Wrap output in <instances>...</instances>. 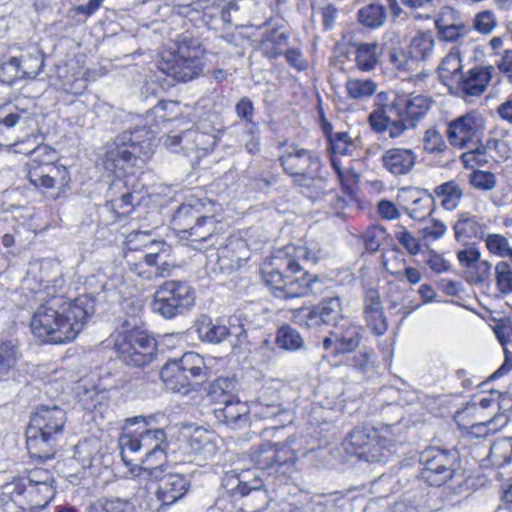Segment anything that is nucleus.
Masks as SVG:
<instances>
[{
  "instance_id": "obj_60",
  "label": "nucleus",
  "mask_w": 512,
  "mask_h": 512,
  "mask_svg": "<svg viewBox=\"0 0 512 512\" xmlns=\"http://www.w3.org/2000/svg\"><path fill=\"white\" fill-rule=\"evenodd\" d=\"M313 201H323V207H329L336 215H339L347 206V201L334 190L322 191Z\"/></svg>"
},
{
  "instance_id": "obj_62",
  "label": "nucleus",
  "mask_w": 512,
  "mask_h": 512,
  "mask_svg": "<svg viewBox=\"0 0 512 512\" xmlns=\"http://www.w3.org/2000/svg\"><path fill=\"white\" fill-rule=\"evenodd\" d=\"M18 79H23V77L14 56L0 65V82L11 85Z\"/></svg>"
},
{
  "instance_id": "obj_34",
  "label": "nucleus",
  "mask_w": 512,
  "mask_h": 512,
  "mask_svg": "<svg viewBox=\"0 0 512 512\" xmlns=\"http://www.w3.org/2000/svg\"><path fill=\"white\" fill-rule=\"evenodd\" d=\"M433 195L440 199L441 206L447 211H453L460 205L463 189L456 180L444 182L433 189Z\"/></svg>"
},
{
  "instance_id": "obj_43",
  "label": "nucleus",
  "mask_w": 512,
  "mask_h": 512,
  "mask_svg": "<svg viewBox=\"0 0 512 512\" xmlns=\"http://www.w3.org/2000/svg\"><path fill=\"white\" fill-rule=\"evenodd\" d=\"M54 482L42 483L41 486H31L28 489V495L33 504L28 506L31 512H37L38 509H44L55 496Z\"/></svg>"
},
{
  "instance_id": "obj_36",
  "label": "nucleus",
  "mask_w": 512,
  "mask_h": 512,
  "mask_svg": "<svg viewBox=\"0 0 512 512\" xmlns=\"http://www.w3.org/2000/svg\"><path fill=\"white\" fill-rule=\"evenodd\" d=\"M382 54V47L376 43H360L355 50V63L363 72H369L376 68Z\"/></svg>"
},
{
  "instance_id": "obj_13",
  "label": "nucleus",
  "mask_w": 512,
  "mask_h": 512,
  "mask_svg": "<svg viewBox=\"0 0 512 512\" xmlns=\"http://www.w3.org/2000/svg\"><path fill=\"white\" fill-rule=\"evenodd\" d=\"M284 172L294 178L301 187H309L319 176L321 160L310 150L288 146L280 156Z\"/></svg>"
},
{
  "instance_id": "obj_40",
  "label": "nucleus",
  "mask_w": 512,
  "mask_h": 512,
  "mask_svg": "<svg viewBox=\"0 0 512 512\" xmlns=\"http://www.w3.org/2000/svg\"><path fill=\"white\" fill-rule=\"evenodd\" d=\"M182 372L186 374L191 381L194 379H204L207 374L204 359L195 352H187L179 359H174Z\"/></svg>"
},
{
  "instance_id": "obj_26",
  "label": "nucleus",
  "mask_w": 512,
  "mask_h": 512,
  "mask_svg": "<svg viewBox=\"0 0 512 512\" xmlns=\"http://www.w3.org/2000/svg\"><path fill=\"white\" fill-rule=\"evenodd\" d=\"M162 472L163 469L161 468L156 478L159 482L156 485L159 488L162 501H165L166 505H172L187 493L190 480L187 476L179 473H170L160 477Z\"/></svg>"
},
{
  "instance_id": "obj_3",
  "label": "nucleus",
  "mask_w": 512,
  "mask_h": 512,
  "mask_svg": "<svg viewBox=\"0 0 512 512\" xmlns=\"http://www.w3.org/2000/svg\"><path fill=\"white\" fill-rule=\"evenodd\" d=\"M94 312L95 300L87 294L73 300L53 297L34 312L31 330L43 341L67 343L76 338Z\"/></svg>"
},
{
  "instance_id": "obj_37",
  "label": "nucleus",
  "mask_w": 512,
  "mask_h": 512,
  "mask_svg": "<svg viewBox=\"0 0 512 512\" xmlns=\"http://www.w3.org/2000/svg\"><path fill=\"white\" fill-rule=\"evenodd\" d=\"M160 376L165 386L174 392H180L182 389L188 388L192 383L174 359L168 360L165 363L161 369Z\"/></svg>"
},
{
  "instance_id": "obj_5",
  "label": "nucleus",
  "mask_w": 512,
  "mask_h": 512,
  "mask_svg": "<svg viewBox=\"0 0 512 512\" xmlns=\"http://www.w3.org/2000/svg\"><path fill=\"white\" fill-rule=\"evenodd\" d=\"M139 423H143L141 429L120 437L121 457L126 465H130L133 461L130 456L143 453V471L148 476L157 478L166 460L167 436L161 428H150L148 421L143 416L126 419V426Z\"/></svg>"
},
{
  "instance_id": "obj_33",
  "label": "nucleus",
  "mask_w": 512,
  "mask_h": 512,
  "mask_svg": "<svg viewBox=\"0 0 512 512\" xmlns=\"http://www.w3.org/2000/svg\"><path fill=\"white\" fill-rule=\"evenodd\" d=\"M196 332L202 341L212 344L221 343L229 335V329L226 325L217 321L214 322L207 316H202L197 321Z\"/></svg>"
},
{
  "instance_id": "obj_25",
  "label": "nucleus",
  "mask_w": 512,
  "mask_h": 512,
  "mask_svg": "<svg viewBox=\"0 0 512 512\" xmlns=\"http://www.w3.org/2000/svg\"><path fill=\"white\" fill-rule=\"evenodd\" d=\"M190 454L193 455V461L201 464L212 459L217 451V439L215 435L203 428H197L193 431L188 442Z\"/></svg>"
},
{
  "instance_id": "obj_51",
  "label": "nucleus",
  "mask_w": 512,
  "mask_h": 512,
  "mask_svg": "<svg viewBox=\"0 0 512 512\" xmlns=\"http://www.w3.org/2000/svg\"><path fill=\"white\" fill-rule=\"evenodd\" d=\"M423 150L428 154L443 153L447 149L442 133L436 127H430L424 132Z\"/></svg>"
},
{
  "instance_id": "obj_35",
  "label": "nucleus",
  "mask_w": 512,
  "mask_h": 512,
  "mask_svg": "<svg viewBox=\"0 0 512 512\" xmlns=\"http://www.w3.org/2000/svg\"><path fill=\"white\" fill-rule=\"evenodd\" d=\"M462 65L458 49H452L441 60L438 67L439 76L445 85L457 84L462 80Z\"/></svg>"
},
{
  "instance_id": "obj_29",
  "label": "nucleus",
  "mask_w": 512,
  "mask_h": 512,
  "mask_svg": "<svg viewBox=\"0 0 512 512\" xmlns=\"http://www.w3.org/2000/svg\"><path fill=\"white\" fill-rule=\"evenodd\" d=\"M261 39L258 48L268 59H276L283 54L284 47L288 43L289 35L279 29H268L267 23L260 26Z\"/></svg>"
},
{
  "instance_id": "obj_64",
  "label": "nucleus",
  "mask_w": 512,
  "mask_h": 512,
  "mask_svg": "<svg viewBox=\"0 0 512 512\" xmlns=\"http://www.w3.org/2000/svg\"><path fill=\"white\" fill-rule=\"evenodd\" d=\"M470 183L476 189L488 191L495 187L496 179L493 173L478 170L470 175Z\"/></svg>"
},
{
  "instance_id": "obj_30",
  "label": "nucleus",
  "mask_w": 512,
  "mask_h": 512,
  "mask_svg": "<svg viewBox=\"0 0 512 512\" xmlns=\"http://www.w3.org/2000/svg\"><path fill=\"white\" fill-rule=\"evenodd\" d=\"M492 66L474 67L469 71L467 77L462 76L460 84L461 90L467 96H479L487 88L492 76Z\"/></svg>"
},
{
  "instance_id": "obj_19",
  "label": "nucleus",
  "mask_w": 512,
  "mask_h": 512,
  "mask_svg": "<svg viewBox=\"0 0 512 512\" xmlns=\"http://www.w3.org/2000/svg\"><path fill=\"white\" fill-rule=\"evenodd\" d=\"M361 327L351 323L336 326L330 335L322 341L324 350L332 355L353 352L360 344L362 335Z\"/></svg>"
},
{
  "instance_id": "obj_11",
  "label": "nucleus",
  "mask_w": 512,
  "mask_h": 512,
  "mask_svg": "<svg viewBox=\"0 0 512 512\" xmlns=\"http://www.w3.org/2000/svg\"><path fill=\"white\" fill-rule=\"evenodd\" d=\"M420 478L430 486H442L453 478L459 467L456 451L429 447L419 455Z\"/></svg>"
},
{
  "instance_id": "obj_7",
  "label": "nucleus",
  "mask_w": 512,
  "mask_h": 512,
  "mask_svg": "<svg viewBox=\"0 0 512 512\" xmlns=\"http://www.w3.org/2000/svg\"><path fill=\"white\" fill-rule=\"evenodd\" d=\"M66 421L65 410L58 406H41L31 415L26 444L32 458L47 460L54 456Z\"/></svg>"
},
{
  "instance_id": "obj_58",
  "label": "nucleus",
  "mask_w": 512,
  "mask_h": 512,
  "mask_svg": "<svg viewBox=\"0 0 512 512\" xmlns=\"http://www.w3.org/2000/svg\"><path fill=\"white\" fill-rule=\"evenodd\" d=\"M105 207L107 210L114 213L117 218L126 217L131 214L135 208V195L132 191L126 192L125 198L107 200Z\"/></svg>"
},
{
  "instance_id": "obj_56",
  "label": "nucleus",
  "mask_w": 512,
  "mask_h": 512,
  "mask_svg": "<svg viewBox=\"0 0 512 512\" xmlns=\"http://www.w3.org/2000/svg\"><path fill=\"white\" fill-rule=\"evenodd\" d=\"M28 493L26 486L17 481L8 483L3 487L2 500L4 505L8 508L9 501L15 503L21 510L25 511L28 507L22 501V497L25 493Z\"/></svg>"
},
{
  "instance_id": "obj_10",
  "label": "nucleus",
  "mask_w": 512,
  "mask_h": 512,
  "mask_svg": "<svg viewBox=\"0 0 512 512\" xmlns=\"http://www.w3.org/2000/svg\"><path fill=\"white\" fill-rule=\"evenodd\" d=\"M195 300V290L187 282L167 280L156 289L151 305L153 312L172 319L191 310Z\"/></svg>"
},
{
  "instance_id": "obj_6",
  "label": "nucleus",
  "mask_w": 512,
  "mask_h": 512,
  "mask_svg": "<svg viewBox=\"0 0 512 512\" xmlns=\"http://www.w3.org/2000/svg\"><path fill=\"white\" fill-rule=\"evenodd\" d=\"M152 132L145 128L124 131L107 146L104 167L117 177L132 173L152 154Z\"/></svg>"
},
{
  "instance_id": "obj_50",
  "label": "nucleus",
  "mask_w": 512,
  "mask_h": 512,
  "mask_svg": "<svg viewBox=\"0 0 512 512\" xmlns=\"http://www.w3.org/2000/svg\"><path fill=\"white\" fill-rule=\"evenodd\" d=\"M19 356V350L12 341L0 343V380L16 365Z\"/></svg>"
},
{
  "instance_id": "obj_39",
  "label": "nucleus",
  "mask_w": 512,
  "mask_h": 512,
  "mask_svg": "<svg viewBox=\"0 0 512 512\" xmlns=\"http://www.w3.org/2000/svg\"><path fill=\"white\" fill-rule=\"evenodd\" d=\"M435 40L431 32H422L415 35L409 45V56L415 62L427 60L433 54Z\"/></svg>"
},
{
  "instance_id": "obj_21",
  "label": "nucleus",
  "mask_w": 512,
  "mask_h": 512,
  "mask_svg": "<svg viewBox=\"0 0 512 512\" xmlns=\"http://www.w3.org/2000/svg\"><path fill=\"white\" fill-rule=\"evenodd\" d=\"M362 314L366 325L372 333L381 336L388 329V321L384 314V308L379 291L375 288H367L363 294Z\"/></svg>"
},
{
  "instance_id": "obj_18",
  "label": "nucleus",
  "mask_w": 512,
  "mask_h": 512,
  "mask_svg": "<svg viewBox=\"0 0 512 512\" xmlns=\"http://www.w3.org/2000/svg\"><path fill=\"white\" fill-rule=\"evenodd\" d=\"M511 399L505 395L486 396L478 401L468 402L461 410L457 411L454 420L462 430L468 429L473 422L482 421L490 416V410H500L504 405L510 404Z\"/></svg>"
},
{
  "instance_id": "obj_45",
  "label": "nucleus",
  "mask_w": 512,
  "mask_h": 512,
  "mask_svg": "<svg viewBox=\"0 0 512 512\" xmlns=\"http://www.w3.org/2000/svg\"><path fill=\"white\" fill-rule=\"evenodd\" d=\"M359 21L368 28L382 26L387 18L386 9L383 5L372 3L358 11Z\"/></svg>"
},
{
  "instance_id": "obj_4",
  "label": "nucleus",
  "mask_w": 512,
  "mask_h": 512,
  "mask_svg": "<svg viewBox=\"0 0 512 512\" xmlns=\"http://www.w3.org/2000/svg\"><path fill=\"white\" fill-rule=\"evenodd\" d=\"M431 101L423 95L396 94L394 98L373 111L368 122L377 133H387L390 139L396 140L414 129L428 113Z\"/></svg>"
},
{
  "instance_id": "obj_52",
  "label": "nucleus",
  "mask_w": 512,
  "mask_h": 512,
  "mask_svg": "<svg viewBox=\"0 0 512 512\" xmlns=\"http://www.w3.org/2000/svg\"><path fill=\"white\" fill-rule=\"evenodd\" d=\"M246 255V243L238 237L229 238L228 243L219 249L220 258H231V261L236 264H239L240 260L246 259Z\"/></svg>"
},
{
  "instance_id": "obj_14",
  "label": "nucleus",
  "mask_w": 512,
  "mask_h": 512,
  "mask_svg": "<svg viewBox=\"0 0 512 512\" xmlns=\"http://www.w3.org/2000/svg\"><path fill=\"white\" fill-rule=\"evenodd\" d=\"M293 317L299 325L309 329L318 328L323 324L336 327L344 318L341 298L339 296L325 297L312 307L296 310Z\"/></svg>"
},
{
  "instance_id": "obj_44",
  "label": "nucleus",
  "mask_w": 512,
  "mask_h": 512,
  "mask_svg": "<svg viewBox=\"0 0 512 512\" xmlns=\"http://www.w3.org/2000/svg\"><path fill=\"white\" fill-rule=\"evenodd\" d=\"M347 95L354 100H365L377 90V84L371 79L352 78L345 84Z\"/></svg>"
},
{
  "instance_id": "obj_28",
  "label": "nucleus",
  "mask_w": 512,
  "mask_h": 512,
  "mask_svg": "<svg viewBox=\"0 0 512 512\" xmlns=\"http://www.w3.org/2000/svg\"><path fill=\"white\" fill-rule=\"evenodd\" d=\"M435 26L440 36L451 42L464 37L468 32L466 25L459 19L458 13L449 7L443 9L440 16L435 20Z\"/></svg>"
},
{
  "instance_id": "obj_59",
  "label": "nucleus",
  "mask_w": 512,
  "mask_h": 512,
  "mask_svg": "<svg viewBox=\"0 0 512 512\" xmlns=\"http://www.w3.org/2000/svg\"><path fill=\"white\" fill-rule=\"evenodd\" d=\"M170 251L169 246L163 241H156L152 238L151 243L145 249L143 253V260L146 265L154 266L157 265L165 255H168Z\"/></svg>"
},
{
  "instance_id": "obj_16",
  "label": "nucleus",
  "mask_w": 512,
  "mask_h": 512,
  "mask_svg": "<svg viewBox=\"0 0 512 512\" xmlns=\"http://www.w3.org/2000/svg\"><path fill=\"white\" fill-rule=\"evenodd\" d=\"M330 161L342 186L347 182H356L357 173L352 169V161L347 158L355 149V143L347 132H337L329 136Z\"/></svg>"
},
{
  "instance_id": "obj_1",
  "label": "nucleus",
  "mask_w": 512,
  "mask_h": 512,
  "mask_svg": "<svg viewBox=\"0 0 512 512\" xmlns=\"http://www.w3.org/2000/svg\"><path fill=\"white\" fill-rule=\"evenodd\" d=\"M37 120L34 103H19L0 107V146H12L16 153L32 155L27 164V179L35 188L50 189L57 183L66 186L70 180L64 166L52 163L54 151L47 145L38 144L34 135Z\"/></svg>"
},
{
  "instance_id": "obj_57",
  "label": "nucleus",
  "mask_w": 512,
  "mask_h": 512,
  "mask_svg": "<svg viewBox=\"0 0 512 512\" xmlns=\"http://www.w3.org/2000/svg\"><path fill=\"white\" fill-rule=\"evenodd\" d=\"M137 496L143 499L145 509L152 512H159L163 507L169 506L166 505L165 501H162L159 488L155 483H151L149 487L138 491Z\"/></svg>"
},
{
  "instance_id": "obj_46",
  "label": "nucleus",
  "mask_w": 512,
  "mask_h": 512,
  "mask_svg": "<svg viewBox=\"0 0 512 512\" xmlns=\"http://www.w3.org/2000/svg\"><path fill=\"white\" fill-rule=\"evenodd\" d=\"M275 343L284 350L296 351L303 347L304 340L296 329L283 325L276 333Z\"/></svg>"
},
{
  "instance_id": "obj_54",
  "label": "nucleus",
  "mask_w": 512,
  "mask_h": 512,
  "mask_svg": "<svg viewBox=\"0 0 512 512\" xmlns=\"http://www.w3.org/2000/svg\"><path fill=\"white\" fill-rule=\"evenodd\" d=\"M152 235L150 232L133 231L126 238L127 252L125 258L131 264L132 252H145L147 246L151 243Z\"/></svg>"
},
{
  "instance_id": "obj_22",
  "label": "nucleus",
  "mask_w": 512,
  "mask_h": 512,
  "mask_svg": "<svg viewBox=\"0 0 512 512\" xmlns=\"http://www.w3.org/2000/svg\"><path fill=\"white\" fill-rule=\"evenodd\" d=\"M418 156L411 148L394 147L386 150L380 158L382 167L395 177L410 174L416 166Z\"/></svg>"
},
{
  "instance_id": "obj_8",
  "label": "nucleus",
  "mask_w": 512,
  "mask_h": 512,
  "mask_svg": "<svg viewBox=\"0 0 512 512\" xmlns=\"http://www.w3.org/2000/svg\"><path fill=\"white\" fill-rule=\"evenodd\" d=\"M214 206L212 201L189 198L175 212L172 225L181 239L191 242L208 240L215 231Z\"/></svg>"
},
{
  "instance_id": "obj_32",
  "label": "nucleus",
  "mask_w": 512,
  "mask_h": 512,
  "mask_svg": "<svg viewBox=\"0 0 512 512\" xmlns=\"http://www.w3.org/2000/svg\"><path fill=\"white\" fill-rule=\"evenodd\" d=\"M410 198L411 204L404 209L411 219L421 221L431 214L434 196L427 190H413Z\"/></svg>"
},
{
  "instance_id": "obj_47",
  "label": "nucleus",
  "mask_w": 512,
  "mask_h": 512,
  "mask_svg": "<svg viewBox=\"0 0 512 512\" xmlns=\"http://www.w3.org/2000/svg\"><path fill=\"white\" fill-rule=\"evenodd\" d=\"M488 252L500 258H511L512 246L509 240L502 234L487 233L482 239Z\"/></svg>"
},
{
  "instance_id": "obj_24",
  "label": "nucleus",
  "mask_w": 512,
  "mask_h": 512,
  "mask_svg": "<svg viewBox=\"0 0 512 512\" xmlns=\"http://www.w3.org/2000/svg\"><path fill=\"white\" fill-rule=\"evenodd\" d=\"M402 426L400 425L399 430H396L395 436H388L384 441H373L363 451H359L358 458L363 459L370 463L386 462L388 461L397 451V447L402 442Z\"/></svg>"
},
{
  "instance_id": "obj_20",
  "label": "nucleus",
  "mask_w": 512,
  "mask_h": 512,
  "mask_svg": "<svg viewBox=\"0 0 512 512\" xmlns=\"http://www.w3.org/2000/svg\"><path fill=\"white\" fill-rule=\"evenodd\" d=\"M400 424H383L378 427L363 424L356 426L347 438V443L353 448L352 452L358 456L359 451H363L373 441H384L388 436H395L396 430H399Z\"/></svg>"
},
{
  "instance_id": "obj_49",
  "label": "nucleus",
  "mask_w": 512,
  "mask_h": 512,
  "mask_svg": "<svg viewBox=\"0 0 512 512\" xmlns=\"http://www.w3.org/2000/svg\"><path fill=\"white\" fill-rule=\"evenodd\" d=\"M252 461L263 470L274 472L275 452L274 444L270 442L262 443L260 446L252 448L250 453Z\"/></svg>"
},
{
  "instance_id": "obj_53",
  "label": "nucleus",
  "mask_w": 512,
  "mask_h": 512,
  "mask_svg": "<svg viewBox=\"0 0 512 512\" xmlns=\"http://www.w3.org/2000/svg\"><path fill=\"white\" fill-rule=\"evenodd\" d=\"M401 3L409 8L415 19H430L435 13L439 0H401Z\"/></svg>"
},
{
  "instance_id": "obj_12",
  "label": "nucleus",
  "mask_w": 512,
  "mask_h": 512,
  "mask_svg": "<svg viewBox=\"0 0 512 512\" xmlns=\"http://www.w3.org/2000/svg\"><path fill=\"white\" fill-rule=\"evenodd\" d=\"M115 348L125 364L142 367L155 358L157 343L146 331L131 329L118 335Z\"/></svg>"
},
{
  "instance_id": "obj_55",
  "label": "nucleus",
  "mask_w": 512,
  "mask_h": 512,
  "mask_svg": "<svg viewBox=\"0 0 512 512\" xmlns=\"http://www.w3.org/2000/svg\"><path fill=\"white\" fill-rule=\"evenodd\" d=\"M495 283L502 294L512 293V267L508 262L499 261L494 268Z\"/></svg>"
},
{
  "instance_id": "obj_63",
  "label": "nucleus",
  "mask_w": 512,
  "mask_h": 512,
  "mask_svg": "<svg viewBox=\"0 0 512 512\" xmlns=\"http://www.w3.org/2000/svg\"><path fill=\"white\" fill-rule=\"evenodd\" d=\"M395 238L406 249L410 255H417L420 252L419 240L406 228L399 227L395 231Z\"/></svg>"
},
{
  "instance_id": "obj_27",
  "label": "nucleus",
  "mask_w": 512,
  "mask_h": 512,
  "mask_svg": "<svg viewBox=\"0 0 512 512\" xmlns=\"http://www.w3.org/2000/svg\"><path fill=\"white\" fill-rule=\"evenodd\" d=\"M224 407L215 409V416L219 422H222L231 429L238 430L248 426L249 409L248 406L234 399L223 404Z\"/></svg>"
},
{
  "instance_id": "obj_17",
  "label": "nucleus",
  "mask_w": 512,
  "mask_h": 512,
  "mask_svg": "<svg viewBox=\"0 0 512 512\" xmlns=\"http://www.w3.org/2000/svg\"><path fill=\"white\" fill-rule=\"evenodd\" d=\"M484 128L482 116L476 112H468L448 124L447 138L452 146L467 148L474 142Z\"/></svg>"
},
{
  "instance_id": "obj_23",
  "label": "nucleus",
  "mask_w": 512,
  "mask_h": 512,
  "mask_svg": "<svg viewBox=\"0 0 512 512\" xmlns=\"http://www.w3.org/2000/svg\"><path fill=\"white\" fill-rule=\"evenodd\" d=\"M486 221L477 215L460 213L453 225L455 239L468 244L472 239L482 240L487 232Z\"/></svg>"
},
{
  "instance_id": "obj_2",
  "label": "nucleus",
  "mask_w": 512,
  "mask_h": 512,
  "mask_svg": "<svg viewBox=\"0 0 512 512\" xmlns=\"http://www.w3.org/2000/svg\"><path fill=\"white\" fill-rule=\"evenodd\" d=\"M316 244H288L279 249L270 263L262 268V279L275 297L293 299L317 293L316 275L305 271L304 265L315 264L320 257Z\"/></svg>"
},
{
  "instance_id": "obj_48",
  "label": "nucleus",
  "mask_w": 512,
  "mask_h": 512,
  "mask_svg": "<svg viewBox=\"0 0 512 512\" xmlns=\"http://www.w3.org/2000/svg\"><path fill=\"white\" fill-rule=\"evenodd\" d=\"M234 382L228 378H218L210 384L208 396L214 403L225 404L234 399Z\"/></svg>"
},
{
  "instance_id": "obj_9",
  "label": "nucleus",
  "mask_w": 512,
  "mask_h": 512,
  "mask_svg": "<svg viewBox=\"0 0 512 512\" xmlns=\"http://www.w3.org/2000/svg\"><path fill=\"white\" fill-rule=\"evenodd\" d=\"M203 54L197 39L182 36L175 50L161 53L158 68L178 82H188L203 73Z\"/></svg>"
},
{
  "instance_id": "obj_61",
  "label": "nucleus",
  "mask_w": 512,
  "mask_h": 512,
  "mask_svg": "<svg viewBox=\"0 0 512 512\" xmlns=\"http://www.w3.org/2000/svg\"><path fill=\"white\" fill-rule=\"evenodd\" d=\"M279 397L269 402L265 396H260L259 401L254 405V414L260 419H269L277 416L281 411L280 403L278 402Z\"/></svg>"
},
{
  "instance_id": "obj_15",
  "label": "nucleus",
  "mask_w": 512,
  "mask_h": 512,
  "mask_svg": "<svg viewBox=\"0 0 512 512\" xmlns=\"http://www.w3.org/2000/svg\"><path fill=\"white\" fill-rule=\"evenodd\" d=\"M247 472L237 474L235 471L226 473L225 481L228 483L235 481L237 484L231 490L233 495H240L244 501L239 508V512H264L269 504V496L266 490L261 489L262 480L254 478L248 480Z\"/></svg>"
},
{
  "instance_id": "obj_38",
  "label": "nucleus",
  "mask_w": 512,
  "mask_h": 512,
  "mask_svg": "<svg viewBox=\"0 0 512 512\" xmlns=\"http://www.w3.org/2000/svg\"><path fill=\"white\" fill-rule=\"evenodd\" d=\"M15 57L23 78H35L44 66L43 55L37 47Z\"/></svg>"
},
{
  "instance_id": "obj_42",
  "label": "nucleus",
  "mask_w": 512,
  "mask_h": 512,
  "mask_svg": "<svg viewBox=\"0 0 512 512\" xmlns=\"http://www.w3.org/2000/svg\"><path fill=\"white\" fill-rule=\"evenodd\" d=\"M86 512H136V509L127 499L101 498L91 503Z\"/></svg>"
},
{
  "instance_id": "obj_41",
  "label": "nucleus",
  "mask_w": 512,
  "mask_h": 512,
  "mask_svg": "<svg viewBox=\"0 0 512 512\" xmlns=\"http://www.w3.org/2000/svg\"><path fill=\"white\" fill-rule=\"evenodd\" d=\"M274 452H275V474L288 475L290 474L297 461V455L295 450H293L287 444H274Z\"/></svg>"
},
{
  "instance_id": "obj_31",
  "label": "nucleus",
  "mask_w": 512,
  "mask_h": 512,
  "mask_svg": "<svg viewBox=\"0 0 512 512\" xmlns=\"http://www.w3.org/2000/svg\"><path fill=\"white\" fill-rule=\"evenodd\" d=\"M499 410H490V416L483 418L482 421H476L465 429L471 436L481 438L494 434L505 427L508 423V416L505 412Z\"/></svg>"
}]
</instances>
